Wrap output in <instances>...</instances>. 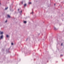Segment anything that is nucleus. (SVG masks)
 <instances>
[{
    "label": "nucleus",
    "mask_w": 64,
    "mask_h": 64,
    "mask_svg": "<svg viewBox=\"0 0 64 64\" xmlns=\"http://www.w3.org/2000/svg\"><path fill=\"white\" fill-rule=\"evenodd\" d=\"M3 35H2L1 36H0V39H3Z\"/></svg>",
    "instance_id": "1"
},
{
    "label": "nucleus",
    "mask_w": 64,
    "mask_h": 64,
    "mask_svg": "<svg viewBox=\"0 0 64 64\" xmlns=\"http://www.w3.org/2000/svg\"><path fill=\"white\" fill-rule=\"evenodd\" d=\"M0 34H3V32H0Z\"/></svg>",
    "instance_id": "2"
},
{
    "label": "nucleus",
    "mask_w": 64,
    "mask_h": 64,
    "mask_svg": "<svg viewBox=\"0 0 64 64\" xmlns=\"http://www.w3.org/2000/svg\"><path fill=\"white\" fill-rule=\"evenodd\" d=\"M8 18H10L11 17L9 15H8Z\"/></svg>",
    "instance_id": "3"
},
{
    "label": "nucleus",
    "mask_w": 64,
    "mask_h": 64,
    "mask_svg": "<svg viewBox=\"0 0 64 64\" xmlns=\"http://www.w3.org/2000/svg\"><path fill=\"white\" fill-rule=\"evenodd\" d=\"M8 7L6 8H5V10H7V9H8Z\"/></svg>",
    "instance_id": "4"
},
{
    "label": "nucleus",
    "mask_w": 64,
    "mask_h": 64,
    "mask_svg": "<svg viewBox=\"0 0 64 64\" xmlns=\"http://www.w3.org/2000/svg\"><path fill=\"white\" fill-rule=\"evenodd\" d=\"M24 23H27V22L26 21H24Z\"/></svg>",
    "instance_id": "5"
},
{
    "label": "nucleus",
    "mask_w": 64,
    "mask_h": 64,
    "mask_svg": "<svg viewBox=\"0 0 64 64\" xmlns=\"http://www.w3.org/2000/svg\"><path fill=\"white\" fill-rule=\"evenodd\" d=\"M26 5H27V4H24V6H26Z\"/></svg>",
    "instance_id": "6"
},
{
    "label": "nucleus",
    "mask_w": 64,
    "mask_h": 64,
    "mask_svg": "<svg viewBox=\"0 0 64 64\" xmlns=\"http://www.w3.org/2000/svg\"><path fill=\"white\" fill-rule=\"evenodd\" d=\"M22 10H21L20 12V13H22Z\"/></svg>",
    "instance_id": "7"
},
{
    "label": "nucleus",
    "mask_w": 64,
    "mask_h": 64,
    "mask_svg": "<svg viewBox=\"0 0 64 64\" xmlns=\"http://www.w3.org/2000/svg\"><path fill=\"white\" fill-rule=\"evenodd\" d=\"M6 36V37H9V36H8V35H7Z\"/></svg>",
    "instance_id": "8"
},
{
    "label": "nucleus",
    "mask_w": 64,
    "mask_h": 64,
    "mask_svg": "<svg viewBox=\"0 0 64 64\" xmlns=\"http://www.w3.org/2000/svg\"><path fill=\"white\" fill-rule=\"evenodd\" d=\"M63 46V44L62 43L61 45V46Z\"/></svg>",
    "instance_id": "9"
},
{
    "label": "nucleus",
    "mask_w": 64,
    "mask_h": 64,
    "mask_svg": "<svg viewBox=\"0 0 64 64\" xmlns=\"http://www.w3.org/2000/svg\"><path fill=\"white\" fill-rule=\"evenodd\" d=\"M11 44H12V45H14V44H13V43H12Z\"/></svg>",
    "instance_id": "10"
},
{
    "label": "nucleus",
    "mask_w": 64,
    "mask_h": 64,
    "mask_svg": "<svg viewBox=\"0 0 64 64\" xmlns=\"http://www.w3.org/2000/svg\"><path fill=\"white\" fill-rule=\"evenodd\" d=\"M29 4H31V2H29Z\"/></svg>",
    "instance_id": "11"
},
{
    "label": "nucleus",
    "mask_w": 64,
    "mask_h": 64,
    "mask_svg": "<svg viewBox=\"0 0 64 64\" xmlns=\"http://www.w3.org/2000/svg\"><path fill=\"white\" fill-rule=\"evenodd\" d=\"M7 22V20H6V21L5 22Z\"/></svg>",
    "instance_id": "12"
},
{
    "label": "nucleus",
    "mask_w": 64,
    "mask_h": 64,
    "mask_svg": "<svg viewBox=\"0 0 64 64\" xmlns=\"http://www.w3.org/2000/svg\"><path fill=\"white\" fill-rule=\"evenodd\" d=\"M60 56H63V55H61Z\"/></svg>",
    "instance_id": "13"
},
{
    "label": "nucleus",
    "mask_w": 64,
    "mask_h": 64,
    "mask_svg": "<svg viewBox=\"0 0 64 64\" xmlns=\"http://www.w3.org/2000/svg\"><path fill=\"white\" fill-rule=\"evenodd\" d=\"M54 6H55V5H56V4H54Z\"/></svg>",
    "instance_id": "14"
},
{
    "label": "nucleus",
    "mask_w": 64,
    "mask_h": 64,
    "mask_svg": "<svg viewBox=\"0 0 64 64\" xmlns=\"http://www.w3.org/2000/svg\"><path fill=\"white\" fill-rule=\"evenodd\" d=\"M22 4H23V2H22Z\"/></svg>",
    "instance_id": "15"
},
{
    "label": "nucleus",
    "mask_w": 64,
    "mask_h": 64,
    "mask_svg": "<svg viewBox=\"0 0 64 64\" xmlns=\"http://www.w3.org/2000/svg\"><path fill=\"white\" fill-rule=\"evenodd\" d=\"M18 11H19V9H18Z\"/></svg>",
    "instance_id": "16"
},
{
    "label": "nucleus",
    "mask_w": 64,
    "mask_h": 64,
    "mask_svg": "<svg viewBox=\"0 0 64 64\" xmlns=\"http://www.w3.org/2000/svg\"><path fill=\"white\" fill-rule=\"evenodd\" d=\"M54 29L55 30V28H54Z\"/></svg>",
    "instance_id": "17"
},
{
    "label": "nucleus",
    "mask_w": 64,
    "mask_h": 64,
    "mask_svg": "<svg viewBox=\"0 0 64 64\" xmlns=\"http://www.w3.org/2000/svg\"><path fill=\"white\" fill-rule=\"evenodd\" d=\"M32 13H33V12H32Z\"/></svg>",
    "instance_id": "18"
}]
</instances>
